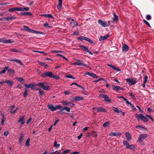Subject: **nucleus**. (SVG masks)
<instances>
[{"mask_svg": "<svg viewBox=\"0 0 154 154\" xmlns=\"http://www.w3.org/2000/svg\"><path fill=\"white\" fill-rule=\"evenodd\" d=\"M41 76L43 78H45L49 77L51 78H53L55 79H58L60 77L55 75H54L52 72L49 71L45 72L44 73L41 75Z\"/></svg>", "mask_w": 154, "mask_h": 154, "instance_id": "obj_1", "label": "nucleus"}, {"mask_svg": "<svg viewBox=\"0 0 154 154\" xmlns=\"http://www.w3.org/2000/svg\"><path fill=\"white\" fill-rule=\"evenodd\" d=\"M47 84V83L46 82H38L37 84V85L40 87L44 90L48 91L50 90V88L49 86H45V85Z\"/></svg>", "mask_w": 154, "mask_h": 154, "instance_id": "obj_2", "label": "nucleus"}, {"mask_svg": "<svg viewBox=\"0 0 154 154\" xmlns=\"http://www.w3.org/2000/svg\"><path fill=\"white\" fill-rule=\"evenodd\" d=\"M135 116L138 120L141 119L144 122H147L148 121V119L142 114H136Z\"/></svg>", "mask_w": 154, "mask_h": 154, "instance_id": "obj_3", "label": "nucleus"}, {"mask_svg": "<svg viewBox=\"0 0 154 154\" xmlns=\"http://www.w3.org/2000/svg\"><path fill=\"white\" fill-rule=\"evenodd\" d=\"M47 107L48 109L52 111H55L57 109L62 107V106L60 105H57L56 106H54L53 105L50 104H48L47 105Z\"/></svg>", "mask_w": 154, "mask_h": 154, "instance_id": "obj_4", "label": "nucleus"}, {"mask_svg": "<svg viewBox=\"0 0 154 154\" xmlns=\"http://www.w3.org/2000/svg\"><path fill=\"white\" fill-rule=\"evenodd\" d=\"M125 80L130 85H134L137 82L136 79H133V78L127 79H125Z\"/></svg>", "mask_w": 154, "mask_h": 154, "instance_id": "obj_5", "label": "nucleus"}, {"mask_svg": "<svg viewBox=\"0 0 154 154\" xmlns=\"http://www.w3.org/2000/svg\"><path fill=\"white\" fill-rule=\"evenodd\" d=\"M77 39L79 41H82L83 40H86L90 43L92 44L93 43V42L90 38L85 37L81 36L77 38Z\"/></svg>", "mask_w": 154, "mask_h": 154, "instance_id": "obj_6", "label": "nucleus"}, {"mask_svg": "<svg viewBox=\"0 0 154 154\" xmlns=\"http://www.w3.org/2000/svg\"><path fill=\"white\" fill-rule=\"evenodd\" d=\"M98 22L99 24L104 27L109 26L110 25L109 21L107 23L106 22L103 21L101 20H98Z\"/></svg>", "mask_w": 154, "mask_h": 154, "instance_id": "obj_7", "label": "nucleus"}, {"mask_svg": "<svg viewBox=\"0 0 154 154\" xmlns=\"http://www.w3.org/2000/svg\"><path fill=\"white\" fill-rule=\"evenodd\" d=\"M14 42L12 39H9L7 40L4 38L0 39V42H4L5 43H11Z\"/></svg>", "mask_w": 154, "mask_h": 154, "instance_id": "obj_8", "label": "nucleus"}, {"mask_svg": "<svg viewBox=\"0 0 154 154\" xmlns=\"http://www.w3.org/2000/svg\"><path fill=\"white\" fill-rule=\"evenodd\" d=\"M112 88L113 89V90L115 91L116 92H119V90H122L123 91H124V89L123 88L119 86H116L114 85H112Z\"/></svg>", "mask_w": 154, "mask_h": 154, "instance_id": "obj_9", "label": "nucleus"}, {"mask_svg": "<svg viewBox=\"0 0 154 154\" xmlns=\"http://www.w3.org/2000/svg\"><path fill=\"white\" fill-rule=\"evenodd\" d=\"M9 12H12L14 11H21V7H16L10 8L8 10Z\"/></svg>", "mask_w": 154, "mask_h": 154, "instance_id": "obj_10", "label": "nucleus"}, {"mask_svg": "<svg viewBox=\"0 0 154 154\" xmlns=\"http://www.w3.org/2000/svg\"><path fill=\"white\" fill-rule=\"evenodd\" d=\"M147 135L146 134H141L140 135L138 139V141H141L142 140L144 139L147 137Z\"/></svg>", "mask_w": 154, "mask_h": 154, "instance_id": "obj_11", "label": "nucleus"}, {"mask_svg": "<svg viewBox=\"0 0 154 154\" xmlns=\"http://www.w3.org/2000/svg\"><path fill=\"white\" fill-rule=\"evenodd\" d=\"M122 135V133L120 132H111L109 134V135L110 136H117L118 137L121 136Z\"/></svg>", "mask_w": 154, "mask_h": 154, "instance_id": "obj_12", "label": "nucleus"}, {"mask_svg": "<svg viewBox=\"0 0 154 154\" xmlns=\"http://www.w3.org/2000/svg\"><path fill=\"white\" fill-rule=\"evenodd\" d=\"M81 48L83 50H85L86 52L89 53L91 55H93V54L91 51H90L88 50V48L85 46H81Z\"/></svg>", "mask_w": 154, "mask_h": 154, "instance_id": "obj_13", "label": "nucleus"}, {"mask_svg": "<svg viewBox=\"0 0 154 154\" xmlns=\"http://www.w3.org/2000/svg\"><path fill=\"white\" fill-rule=\"evenodd\" d=\"M9 61L11 62H15L17 63H19L21 66H23V64L20 60L19 59H10Z\"/></svg>", "mask_w": 154, "mask_h": 154, "instance_id": "obj_14", "label": "nucleus"}, {"mask_svg": "<svg viewBox=\"0 0 154 154\" xmlns=\"http://www.w3.org/2000/svg\"><path fill=\"white\" fill-rule=\"evenodd\" d=\"M95 109H96L97 112H106V111L105 109L102 107H100L99 108L96 107L95 108Z\"/></svg>", "mask_w": 154, "mask_h": 154, "instance_id": "obj_15", "label": "nucleus"}, {"mask_svg": "<svg viewBox=\"0 0 154 154\" xmlns=\"http://www.w3.org/2000/svg\"><path fill=\"white\" fill-rule=\"evenodd\" d=\"M41 16H43L46 17L51 18L53 19L54 18L53 16L50 14H43L40 15Z\"/></svg>", "mask_w": 154, "mask_h": 154, "instance_id": "obj_16", "label": "nucleus"}, {"mask_svg": "<svg viewBox=\"0 0 154 154\" xmlns=\"http://www.w3.org/2000/svg\"><path fill=\"white\" fill-rule=\"evenodd\" d=\"M109 35H106L104 36H101L99 38V40L100 41L104 40L108 38L109 37Z\"/></svg>", "mask_w": 154, "mask_h": 154, "instance_id": "obj_17", "label": "nucleus"}, {"mask_svg": "<svg viewBox=\"0 0 154 154\" xmlns=\"http://www.w3.org/2000/svg\"><path fill=\"white\" fill-rule=\"evenodd\" d=\"M129 47L125 44L123 45L122 50L123 51L127 52L129 49Z\"/></svg>", "mask_w": 154, "mask_h": 154, "instance_id": "obj_18", "label": "nucleus"}, {"mask_svg": "<svg viewBox=\"0 0 154 154\" xmlns=\"http://www.w3.org/2000/svg\"><path fill=\"white\" fill-rule=\"evenodd\" d=\"M125 135L126 139L128 141H129L131 139V136L129 132H126L125 133Z\"/></svg>", "mask_w": 154, "mask_h": 154, "instance_id": "obj_19", "label": "nucleus"}, {"mask_svg": "<svg viewBox=\"0 0 154 154\" xmlns=\"http://www.w3.org/2000/svg\"><path fill=\"white\" fill-rule=\"evenodd\" d=\"M24 86L27 88H31V89L33 90V88L35 86V85L33 83H31L28 85L25 84Z\"/></svg>", "mask_w": 154, "mask_h": 154, "instance_id": "obj_20", "label": "nucleus"}, {"mask_svg": "<svg viewBox=\"0 0 154 154\" xmlns=\"http://www.w3.org/2000/svg\"><path fill=\"white\" fill-rule=\"evenodd\" d=\"M64 110H66L68 112H69L70 111V109L69 107L66 106L62 109H61L60 112H62Z\"/></svg>", "mask_w": 154, "mask_h": 154, "instance_id": "obj_21", "label": "nucleus"}, {"mask_svg": "<svg viewBox=\"0 0 154 154\" xmlns=\"http://www.w3.org/2000/svg\"><path fill=\"white\" fill-rule=\"evenodd\" d=\"M20 15H26V16H30L32 15V13H30L29 12H21L20 13Z\"/></svg>", "mask_w": 154, "mask_h": 154, "instance_id": "obj_22", "label": "nucleus"}, {"mask_svg": "<svg viewBox=\"0 0 154 154\" xmlns=\"http://www.w3.org/2000/svg\"><path fill=\"white\" fill-rule=\"evenodd\" d=\"M17 17H16L12 16L11 17H8L5 18V20H13L16 19Z\"/></svg>", "mask_w": 154, "mask_h": 154, "instance_id": "obj_23", "label": "nucleus"}, {"mask_svg": "<svg viewBox=\"0 0 154 154\" xmlns=\"http://www.w3.org/2000/svg\"><path fill=\"white\" fill-rule=\"evenodd\" d=\"M24 136V135L23 133H21L20 134V137L19 139V142L20 143L22 141L23 139V137Z\"/></svg>", "mask_w": 154, "mask_h": 154, "instance_id": "obj_24", "label": "nucleus"}, {"mask_svg": "<svg viewBox=\"0 0 154 154\" xmlns=\"http://www.w3.org/2000/svg\"><path fill=\"white\" fill-rule=\"evenodd\" d=\"M38 63L40 64L41 65L44 66L45 68H46L48 67V65L47 64H45V63L43 62H41L39 61H38Z\"/></svg>", "mask_w": 154, "mask_h": 154, "instance_id": "obj_25", "label": "nucleus"}, {"mask_svg": "<svg viewBox=\"0 0 154 154\" xmlns=\"http://www.w3.org/2000/svg\"><path fill=\"white\" fill-rule=\"evenodd\" d=\"M73 85H76L77 86H78V87H80V88H81V89L82 90H84L85 88H84L82 87L81 85H79L77 83H75V82H73V83L71 84V85H70V86H72Z\"/></svg>", "mask_w": 154, "mask_h": 154, "instance_id": "obj_26", "label": "nucleus"}, {"mask_svg": "<svg viewBox=\"0 0 154 154\" xmlns=\"http://www.w3.org/2000/svg\"><path fill=\"white\" fill-rule=\"evenodd\" d=\"M112 109L115 112H117V113H120V112H122V111L121 110H119V109L117 107H112Z\"/></svg>", "mask_w": 154, "mask_h": 154, "instance_id": "obj_27", "label": "nucleus"}, {"mask_svg": "<svg viewBox=\"0 0 154 154\" xmlns=\"http://www.w3.org/2000/svg\"><path fill=\"white\" fill-rule=\"evenodd\" d=\"M123 143V145L127 148L129 145V143L126 140H124Z\"/></svg>", "mask_w": 154, "mask_h": 154, "instance_id": "obj_28", "label": "nucleus"}, {"mask_svg": "<svg viewBox=\"0 0 154 154\" xmlns=\"http://www.w3.org/2000/svg\"><path fill=\"white\" fill-rule=\"evenodd\" d=\"M135 148V146L134 144H129V146L127 149H129L130 150H133Z\"/></svg>", "mask_w": 154, "mask_h": 154, "instance_id": "obj_29", "label": "nucleus"}, {"mask_svg": "<svg viewBox=\"0 0 154 154\" xmlns=\"http://www.w3.org/2000/svg\"><path fill=\"white\" fill-rule=\"evenodd\" d=\"M16 79H17V80H18V81L20 82H25V80L21 77H17L16 78Z\"/></svg>", "mask_w": 154, "mask_h": 154, "instance_id": "obj_30", "label": "nucleus"}, {"mask_svg": "<svg viewBox=\"0 0 154 154\" xmlns=\"http://www.w3.org/2000/svg\"><path fill=\"white\" fill-rule=\"evenodd\" d=\"M72 22H70V24H71L73 23L74 25V26H78V23L75 21L73 19H71Z\"/></svg>", "mask_w": 154, "mask_h": 154, "instance_id": "obj_31", "label": "nucleus"}, {"mask_svg": "<svg viewBox=\"0 0 154 154\" xmlns=\"http://www.w3.org/2000/svg\"><path fill=\"white\" fill-rule=\"evenodd\" d=\"M105 97L104 98V100L107 102H111V100L109 97L106 95H105Z\"/></svg>", "mask_w": 154, "mask_h": 154, "instance_id": "obj_32", "label": "nucleus"}, {"mask_svg": "<svg viewBox=\"0 0 154 154\" xmlns=\"http://www.w3.org/2000/svg\"><path fill=\"white\" fill-rule=\"evenodd\" d=\"M83 99V98L80 96H76L74 98V99L75 100H82Z\"/></svg>", "mask_w": 154, "mask_h": 154, "instance_id": "obj_33", "label": "nucleus"}, {"mask_svg": "<svg viewBox=\"0 0 154 154\" xmlns=\"http://www.w3.org/2000/svg\"><path fill=\"white\" fill-rule=\"evenodd\" d=\"M23 27H24V28H27V29L26 30L27 31H28L29 32H31L32 33H34V30L32 29H30L29 27H28L27 26H23Z\"/></svg>", "mask_w": 154, "mask_h": 154, "instance_id": "obj_34", "label": "nucleus"}, {"mask_svg": "<svg viewBox=\"0 0 154 154\" xmlns=\"http://www.w3.org/2000/svg\"><path fill=\"white\" fill-rule=\"evenodd\" d=\"M30 140V139L29 138H28L26 141L25 143V146L27 147H29L30 144L29 143V141Z\"/></svg>", "mask_w": 154, "mask_h": 154, "instance_id": "obj_35", "label": "nucleus"}, {"mask_svg": "<svg viewBox=\"0 0 154 154\" xmlns=\"http://www.w3.org/2000/svg\"><path fill=\"white\" fill-rule=\"evenodd\" d=\"M32 51L33 52H37L38 53H41L43 54H44V55H47V53L44 51H34V50H33Z\"/></svg>", "mask_w": 154, "mask_h": 154, "instance_id": "obj_36", "label": "nucleus"}, {"mask_svg": "<svg viewBox=\"0 0 154 154\" xmlns=\"http://www.w3.org/2000/svg\"><path fill=\"white\" fill-rule=\"evenodd\" d=\"M114 17L113 18V20L114 21H117L119 20L118 16L115 14H114Z\"/></svg>", "mask_w": 154, "mask_h": 154, "instance_id": "obj_37", "label": "nucleus"}, {"mask_svg": "<svg viewBox=\"0 0 154 154\" xmlns=\"http://www.w3.org/2000/svg\"><path fill=\"white\" fill-rule=\"evenodd\" d=\"M6 83L9 84V85H13V82L10 80H8L6 81Z\"/></svg>", "mask_w": 154, "mask_h": 154, "instance_id": "obj_38", "label": "nucleus"}, {"mask_svg": "<svg viewBox=\"0 0 154 154\" xmlns=\"http://www.w3.org/2000/svg\"><path fill=\"white\" fill-rule=\"evenodd\" d=\"M29 7H26L24 8L21 7V11H28L29 10Z\"/></svg>", "mask_w": 154, "mask_h": 154, "instance_id": "obj_39", "label": "nucleus"}, {"mask_svg": "<svg viewBox=\"0 0 154 154\" xmlns=\"http://www.w3.org/2000/svg\"><path fill=\"white\" fill-rule=\"evenodd\" d=\"M25 122V121L24 119H21L20 118L19 119L18 121V122H20L21 125H23L24 123Z\"/></svg>", "mask_w": 154, "mask_h": 154, "instance_id": "obj_40", "label": "nucleus"}, {"mask_svg": "<svg viewBox=\"0 0 154 154\" xmlns=\"http://www.w3.org/2000/svg\"><path fill=\"white\" fill-rule=\"evenodd\" d=\"M10 51L14 52H20V50L15 48H12L10 50Z\"/></svg>", "mask_w": 154, "mask_h": 154, "instance_id": "obj_41", "label": "nucleus"}, {"mask_svg": "<svg viewBox=\"0 0 154 154\" xmlns=\"http://www.w3.org/2000/svg\"><path fill=\"white\" fill-rule=\"evenodd\" d=\"M8 72L10 74L12 73L13 74H14L15 72V71L14 69H9L8 70Z\"/></svg>", "mask_w": 154, "mask_h": 154, "instance_id": "obj_42", "label": "nucleus"}, {"mask_svg": "<svg viewBox=\"0 0 154 154\" xmlns=\"http://www.w3.org/2000/svg\"><path fill=\"white\" fill-rule=\"evenodd\" d=\"M92 136L93 137H95L97 136V134L95 131H93L92 132Z\"/></svg>", "mask_w": 154, "mask_h": 154, "instance_id": "obj_43", "label": "nucleus"}, {"mask_svg": "<svg viewBox=\"0 0 154 154\" xmlns=\"http://www.w3.org/2000/svg\"><path fill=\"white\" fill-rule=\"evenodd\" d=\"M143 21L148 26V27H151V26H150L149 23L146 20H145L144 19L143 20Z\"/></svg>", "mask_w": 154, "mask_h": 154, "instance_id": "obj_44", "label": "nucleus"}, {"mask_svg": "<svg viewBox=\"0 0 154 154\" xmlns=\"http://www.w3.org/2000/svg\"><path fill=\"white\" fill-rule=\"evenodd\" d=\"M60 144H57V143L56 141H55L54 142V146L56 147H58L60 146Z\"/></svg>", "mask_w": 154, "mask_h": 154, "instance_id": "obj_45", "label": "nucleus"}, {"mask_svg": "<svg viewBox=\"0 0 154 154\" xmlns=\"http://www.w3.org/2000/svg\"><path fill=\"white\" fill-rule=\"evenodd\" d=\"M109 123V122H105L103 124V126L104 127H106L107 125H108Z\"/></svg>", "mask_w": 154, "mask_h": 154, "instance_id": "obj_46", "label": "nucleus"}, {"mask_svg": "<svg viewBox=\"0 0 154 154\" xmlns=\"http://www.w3.org/2000/svg\"><path fill=\"white\" fill-rule=\"evenodd\" d=\"M62 4L59 3L57 5V9L59 10H60L62 8Z\"/></svg>", "mask_w": 154, "mask_h": 154, "instance_id": "obj_47", "label": "nucleus"}, {"mask_svg": "<svg viewBox=\"0 0 154 154\" xmlns=\"http://www.w3.org/2000/svg\"><path fill=\"white\" fill-rule=\"evenodd\" d=\"M66 77L67 78H71L73 79H75V77H73L72 75H66Z\"/></svg>", "mask_w": 154, "mask_h": 154, "instance_id": "obj_48", "label": "nucleus"}, {"mask_svg": "<svg viewBox=\"0 0 154 154\" xmlns=\"http://www.w3.org/2000/svg\"><path fill=\"white\" fill-rule=\"evenodd\" d=\"M102 80L105 81H106L105 80V79L103 78H100L98 80H96L95 81L96 82H97L99 81Z\"/></svg>", "mask_w": 154, "mask_h": 154, "instance_id": "obj_49", "label": "nucleus"}, {"mask_svg": "<svg viewBox=\"0 0 154 154\" xmlns=\"http://www.w3.org/2000/svg\"><path fill=\"white\" fill-rule=\"evenodd\" d=\"M144 83H146L147 81V79H148L147 76L146 75H145L144 76Z\"/></svg>", "mask_w": 154, "mask_h": 154, "instance_id": "obj_50", "label": "nucleus"}, {"mask_svg": "<svg viewBox=\"0 0 154 154\" xmlns=\"http://www.w3.org/2000/svg\"><path fill=\"white\" fill-rule=\"evenodd\" d=\"M39 93L40 95L42 96L44 94V91L41 89V90H40Z\"/></svg>", "mask_w": 154, "mask_h": 154, "instance_id": "obj_51", "label": "nucleus"}, {"mask_svg": "<svg viewBox=\"0 0 154 154\" xmlns=\"http://www.w3.org/2000/svg\"><path fill=\"white\" fill-rule=\"evenodd\" d=\"M113 69L118 72H120L121 71L120 69L115 66L113 68Z\"/></svg>", "mask_w": 154, "mask_h": 154, "instance_id": "obj_52", "label": "nucleus"}, {"mask_svg": "<svg viewBox=\"0 0 154 154\" xmlns=\"http://www.w3.org/2000/svg\"><path fill=\"white\" fill-rule=\"evenodd\" d=\"M83 65V63H82V61L80 60L78 62V65L79 66H82Z\"/></svg>", "mask_w": 154, "mask_h": 154, "instance_id": "obj_53", "label": "nucleus"}, {"mask_svg": "<svg viewBox=\"0 0 154 154\" xmlns=\"http://www.w3.org/2000/svg\"><path fill=\"white\" fill-rule=\"evenodd\" d=\"M91 77H93L94 78H97L98 77V76L97 75L94 74L93 73L92 74Z\"/></svg>", "mask_w": 154, "mask_h": 154, "instance_id": "obj_54", "label": "nucleus"}, {"mask_svg": "<svg viewBox=\"0 0 154 154\" xmlns=\"http://www.w3.org/2000/svg\"><path fill=\"white\" fill-rule=\"evenodd\" d=\"M146 19L147 20H150L151 19V16L150 15H147L146 17Z\"/></svg>", "mask_w": 154, "mask_h": 154, "instance_id": "obj_55", "label": "nucleus"}, {"mask_svg": "<svg viewBox=\"0 0 154 154\" xmlns=\"http://www.w3.org/2000/svg\"><path fill=\"white\" fill-rule=\"evenodd\" d=\"M61 102L63 103V105H67V104H67L68 102H67V101H62Z\"/></svg>", "mask_w": 154, "mask_h": 154, "instance_id": "obj_56", "label": "nucleus"}, {"mask_svg": "<svg viewBox=\"0 0 154 154\" xmlns=\"http://www.w3.org/2000/svg\"><path fill=\"white\" fill-rule=\"evenodd\" d=\"M8 132L7 131H5L4 133V136L6 137L8 135Z\"/></svg>", "mask_w": 154, "mask_h": 154, "instance_id": "obj_57", "label": "nucleus"}, {"mask_svg": "<svg viewBox=\"0 0 154 154\" xmlns=\"http://www.w3.org/2000/svg\"><path fill=\"white\" fill-rule=\"evenodd\" d=\"M27 90L26 89L25 92L23 93V95L24 97H25L26 96V95H27Z\"/></svg>", "mask_w": 154, "mask_h": 154, "instance_id": "obj_58", "label": "nucleus"}, {"mask_svg": "<svg viewBox=\"0 0 154 154\" xmlns=\"http://www.w3.org/2000/svg\"><path fill=\"white\" fill-rule=\"evenodd\" d=\"M136 107L138 108L140 112H141L142 113L143 112V111L142 110V109L138 106L137 105Z\"/></svg>", "mask_w": 154, "mask_h": 154, "instance_id": "obj_59", "label": "nucleus"}, {"mask_svg": "<svg viewBox=\"0 0 154 154\" xmlns=\"http://www.w3.org/2000/svg\"><path fill=\"white\" fill-rule=\"evenodd\" d=\"M67 104H67V105L70 106H72L73 105H75V104H74L73 103L70 102H68Z\"/></svg>", "mask_w": 154, "mask_h": 154, "instance_id": "obj_60", "label": "nucleus"}, {"mask_svg": "<svg viewBox=\"0 0 154 154\" xmlns=\"http://www.w3.org/2000/svg\"><path fill=\"white\" fill-rule=\"evenodd\" d=\"M122 99L125 101L127 104L129 102L127 99H126L125 97H123Z\"/></svg>", "mask_w": 154, "mask_h": 154, "instance_id": "obj_61", "label": "nucleus"}, {"mask_svg": "<svg viewBox=\"0 0 154 154\" xmlns=\"http://www.w3.org/2000/svg\"><path fill=\"white\" fill-rule=\"evenodd\" d=\"M106 95V94H100L99 95V97H100L103 98H104L105 97V95Z\"/></svg>", "mask_w": 154, "mask_h": 154, "instance_id": "obj_62", "label": "nucleus"}, {"mask_svg": "<svg viewBox=\"0 0 154 154\" xmlns=\"http://www.w3.org/2000/svg\"><path fill=\"white\" fill-rule=\"evenodd\" d=\"M127 104L130 105V106L131 108L133 107L134 106V105L130 102H129Z\"/></svg>", "mask_w": 154, "mask_h": 154, "instance_id": "obj_63", "label": "nucleus"}, {"mask_svg": "<svg viewBox=\"0 0 154 154\" xmlns=\"http://www.w3.org/2000/svg\"><path fill=\"white\" fill-rule=\"evenodd\" d=\"M79 152H72L70 154H79Z\"/></svg>", "mask_w": 154, "mask_h": 154, "instance_id": "obj_64", "label": "nucleus"}]
</instances>
